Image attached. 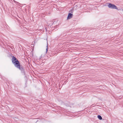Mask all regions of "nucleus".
Listing matches in <instances>:
<instances>
[{"label":"nucleus","instance_id":"1","mask_svg":"<svg viewBox=\"0 0 123 123\" xmlns=\"http://www.w3.org/2000/svg\"><path fill=\"white\" fill-rule=\"evenodd\" d=\"M12 62L15 66L18 68L21 71L23 70V68L22 66H20L19 62L18 60L14 56L12 57Z\"/></svg>","mask_w":123,"mask_h":123},{"label":"nucleus","instance_id":"2","mask_svg":"<svg viewBox=\"0 0 123 123\" xmlns=\"http://www.w3.org/2000/svg\"><path fill=\"white\" fill-rule=\"evenodd\" d=\"M108 7L109 8H111V9H118L117 7L116 6L113 4L111 3H109Z\"/></svg>","mask_w":123,"mask_h":123},{"label":"nucleus","instance_id":"3","mask_svg":"<svg viewBox=\"0 0 123 123\" xmlns=\"http://www.w3.org/2000/svg\"><path fill=\"white\" fill-rule=\"evenodd\" d=\"M73 16V15L72 14L70 13H69L67 17V19H69L71 18Z\"/></svg>","mask_w":123,"mask_h":123},{"label":"nucleus","instance_id":"4","mask_svg":"<svg viewBox=\"0 0 123 123\" xmlns=\"http://www.w3.org/2000/svg\"><path fill=\"white\" fill-rule=\"evenodd\" d=\"M98 117L100 120H101L102 119V118L101 116L100 115H98Z\"/></svg>","mask_w":123,"mask_h":123},{"label":"nucleus","instance_id":"5","mask_svg":"<svg viewBox=\"0 0 123 123\" xmlns=\"http://www.w3.org/2000/svg\"><path fill=\"white\" fill-rule=\"evenodd\" d=\"M47 48L46 49V52H47V49H48V48H47V47H48V45H47Z\"/></svg>","mask_w":123,"mask_h":123},{"label":"nucleus","instance_id":"6","mask_svg":"<svg viewBox=\"0 0 123 123\" xmlns=\"http://www.w3.org/2000/svg\"><path fill=\"white\" fill-rule=\"evenodd\" d=\"M53 21H52V23H51V24H52V25H53V24L54 23V22H53V23H53Z\"/></svg>","mask_w":123,"mask_h":123}]
</instances>
